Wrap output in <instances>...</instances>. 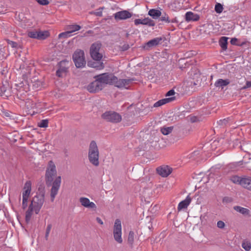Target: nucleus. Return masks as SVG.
I'll return each instance as SVG.
<instances>
[{"label":"nucleus","mask_w":251,"mask_h":251,"mask_svg":"<svg viewBox=\"0 0 251 251\" xmlns=\"http://www.w3.org/2000/svg\"><path fill=\"white\" fill-rule=\"evenodd\" d=\"M102 118L107 122L112 123H118L121 121L122 116L119 113L112 111L104 112L102 115Z\"/></svg>","instance_id":"nucleus-6"},{"label":"nucleus","mask_w":251,"mask_h":251,"mask_svg":"<svg viewBox=\"0 0 251 251\" xmlns=\"http://www.w3.org/2000/svg\"><path fill=\"white\" fill-rule=\"evenodd\" d=\"M228 38L225 36L221 37L219 40V43L221 48L224 50H226L227 49V40Z\"/></svg>","instance_id":"nucleus-25"},{"label":"nucleus","mask_w":251,"mask_h":251,"mask_svg":"<svg viewBox=\"0 0 251 251\" xmlns=\"http://www.w3.org/2000/svg\"><path fill=\"white\" fill-rule=\"evenodd\" d=\"M81 26L77 25H70L66 27V29L69 31L70 33L76 31L80 29Z\"/></svg>","instance_id":"nucleus-27"},{"label":"nucleus","mask_w":251,"mask_h":251,"mask_svg":"<svg viewBox=\"0 0 251 251\" xmlns=\"http://www.w3.org/2000/svg\"><path fill=\"white\" fill-rule=\"evenodd\" d=\"M191 201V198L189 195H188L186 199L180 201L177 206L178 210L180 211L183 209L186 208L190 204Z\"/></svg>","instance_id":"nucleus-19"},{"label":"nucleus","mask_w":251,"mask_h":251,"mask_svg":"<svg viewBox=\"0 0 251 251\" xmlns=\"http://www.w3.org/2000/svg\"><path fill=\"white\" fill-rule=\"evenodd\" d=\"M200 16L197 14H195L192 12H187L185 14V20L189 21H197L199 20Z\"/></svg>","instance_id":"nucleus-21"},{"label":"nucleus","mask_w":251,"mask_h":251,"mask_svg":"<svg viewBox=\"0 0 251 251\" xmlns=\"http://www.w3.org/2000/svg\"><path fill=\"white\" fill-rule=\"evenodd\" d=\"M173 127H163L161 128V131L164 135H168L173 130Z\"/></svg>","instance_id":"nucleus-31"},{"label":"nucleus","mask_w":251,"mask_h":251,"mask_svg":"<svg viewBox=\"0 0 251 251\" xmlns=\"http://www.w3.org/2000/svg\"><path fill=\"white\" fill-rule=\"evenodd\" d=\"M217 226L219 228L223 229L225 226V223L222 221H219L217 222Z\"/></svg>","instance_id":"nucleus-43"},{"label":"nucleus","mask_w":251,"mask_h":251,"mask_svg":"<svg viewBox=\"0 0 251 251\" xmlns=\"http://www.w3.org/2000/svg\"><path fill=\"white\" fill-rule=\"evenodd\" d=\"M161 38H155L148 42L146 44V45L149 48H151L158 45L161 41Z\"/></svg>","instance_id":"nucleus-24"},{"label":"nucleus","mask_w":251,"mask_h":251,"mask_svg":"<svg viewBox=\"0 0 251 251\" xmlns=\"http://www.w3.org/2000/svg\"><path fill=\"white\" fill-rule=\"evenodd\" d=\"M217 143L216 141H214L213 142V144L214 145V144H216V143Z\"/></svg>","instance_id":"nucleus-54"},{"label":"nucleus","mask_w":251,"mask_h":251,"mask_svg":"<svg viewBox=\"0 0 251 251\" xmlns=\"http://www.w3.org/2000/svg\"><path fill=\"white\" fill-rule=\"evenodd\" d=\"M132 14L126 10H123L117 12L114 14L116 20H124L130 18Z\"/></svg>","instance_id":"nucleus-14"},{"label":"nucleus","mask_w":251,"mask_h":251,"mask_svg":"<svg viewBox=\"0 0 251 251\" xmlns=\"http://www.w3.org/2000/svg\"><path fill=\"white\" fill-rule=\"evenodd\" d=\"M61 181V176L57 177L53 182L52 187L50 190V200L53 202L54 200L55 196L58 193V190L60 187Z\"/></svg>","instance_id":"nucleus-10"},{"label":"nucleus","mask_w":251,"mask_h":251,"mask_svg":"<svg viewBox=\"0 0 251 251\" xmlns=\"http://www.w3.org/2000/svg\"><path fill=\"white\" fill-rule=\"evenodd\" d=\"M250 87H251V81H246V84L244 86H242L240 89L241 90H244Z\"/></svg>","instance_id":"nucleus-41"},{"label":"nucleus","mask_w":251,"mask_h":251,"mask_svg":"<svg viewBox=\"0 0 251 251\" xmlns=\"http://www.w3.org/2000/svg\"><path fill=\"white\" fill-rule=\"evenodd\" d=\"M160 20L161 21H163V22H165L167 23H170L171 22L173 23V21H171L170 19H169V17L168 16V15L167 14H166L165 13L161 15V17L160 18Z\"/></svg>","instance_id":"nucleus-34"},{"label":"nucleus","mask_w":251,"mask_h":251,"mask_svg":"<svg viewBox=\"0 0 251 251\" xmlns=\"http://www.w3.org/2000/svg\"><path fill=\"white\" fill-rule=\"evenodd\" d=\"M56 74H57V75L60 76V75H59L58 71L56 72Z\"/></svg>","instance_id":"nucleus-53"},{"label":"nucleus","mask_w":251,"mask_h":251,"mask_svg":"<svg viewBox=\"0 0 251 251\" xmlns=\"http://www.w3.org/2000/svg\"><path fill=\"white\" fill-rule=\"evenodd\" d=\"M6 42L9 46H10L12 48H17L18 46V44L14 41H11L10 40H6Z\"/></svg>","instance_id":"nucleus-37"},{"label":"nucleus","mask_w":251,"mask_h":251,"mask_svg":"<svg viewBox=\"0 0 251 251\" xmlns=\"http://www.w3.org/2000/svg\"><path fill=\"white\" fill-rule=\"evenodd\" d=\"M231 121V119L230 118H227L226 119H224L223 120H220L218 121V124L219 125L221 126H225L227 125L228 123H229Z\"/></svg>","instance_id":"nucleus-33"},{"label":"nucleus","mask_w":251,"mask_h":251,"mask_svg":"<svg viewBox=\"0 0 251 251\" xmlns=\"http://www.w3.org/2000/svg\"><path fill=\"white\" fill-rule=\"evenodd\" d=\"M45 192L44 189L41 190L40 192L35 196L32 201L30 204L31 208L33 207L34 212L37 214L39 213L41 207L45 201Z\"/></svg>","instance_id":"nucleus-2"},{"label":"nucleus","mask_w":251,"mask_h":251,"mask_svg":"<svg viewBox=\"0 0 251 251\" xmlns=\"http://www.w3.org/2000/svg\"><path fill=\"white\" fill-rule=\"evenodd\" d=\"M242 248L246 251H249L251 249V244L248 242H244L242 245Z\"/></svg>","instance_id":"nucleus-38"},{"label":"nucleus","mask_w":251,"mask_h":251,"mask_svg":"<svg viewBox=\"0 0 251 251\" xmlns=\"http://www.w3.org/2000/svg\"><path fill=\"white\" fill-rule=\"evenodd\" d=\"M48 126V121L43 120L39 123V126L40 127H47Z\"/></svg>","instance_id":"nucleus-39"},{"label":"nucleus","mask_w":251,"mask_h":251,"mask_svg":"<svg viewBox=\"0 0 251 251\" xmlns=\"http://www.w3.org/2000/svg\"><path fill=\"white\" fill-rule=\"evenodd\" d=\"M103 88L100 82L96 79L89 84L87 86V90L90 93H96L101 90Z\"/></svg>","instance_id":"nucleus-13"},{"label":"nucleus","mask_w":251,"mask_h":251,"mask_svg":"<svg viewBox=\"0 0 251 251\" xmlns=\"http://www.w3.org/2000/svg\"><path fill=\"white\" fill-rule=\"evenodd\" d=\"M134 24L137 25L139 24L147 25L149 26H153L155 23L153 20L149 18H145L143 19H137L134 20Z\"/></svg>","instance_id":"nucleus-16"},{"label":"nucleus","mask_w":251,"mask_h":251,"mask_svg":"<svg viewBox=\"0 0 251 251\" xmlns=\"http://www.w3.org/2000/svg\"><path fill=\"white\" fill-rule=\"evenodd\" d=\"M230 83V81L228 79H218L215 82L214 85L216 87L224 89L225 87L226 86Z\"/></svg>","instance_id":"nucleus-20"},{"label":"nucleus","mask_w":251,"mask_h":251,"mask_svg":"<svg viewBox=\"0 0 251 251\" xmlns=\"http://www.w3.org/2000/svg\"><path fill=\"white\" fill-rule=\"evenodd\" d=\"M56 174V167L52 161H50L48 167L46 170V180L47 182L51 183L53 176Z\"/></svg>","instance_id":"nucleus-8"},{"label":"nucleus","mask_w":251,"mask_h":251,"mask_svg":"<svg viewBox=\"0 0 251 251\" xmlns=\"http://www.w3.org/2000/svg\"><path fill=\"white\" fill-rule=\"evenodd\" d=\"M88 159L90 162L95 166L99 165V151L97 143L92 141L88 150Z\"/></svg>","instance_id":"nucleus-1"},{"label":"nucleus","mask_w":251,"mask_h":251,"mask_svg":"<svg viewBox=\"0 0 251 251\" xmlns=\"http://www.w3.org/2000/svg\"><path fill=\"white\" fill-rule=\"evenodd\" d=\"M157 173L162 177L168 176L172 172V168L167 165H163L156 169Z\"/></svg>","instance_id":"nucleus-15"},{"label":"nucleus","mask_w":251,"mask_h":251,"mask_svg":"<svg viewBox=\"0 0 251 251\" xmlns=\"http://www.w3.org/2000/svg\"><path fill=\"white\" fill-rule=\"evenodd\" d=\"M103 9V7H101L99 8L98 10V11H96L95 12V14L96 15L98 16H102V10Z\"/></svg>","instance_id":"nucleus-45"},{"label":"nucleus","mask_w":251,"mask_h":251,"mask_svg":"<svg viewBox=\"0 0 251 251\" xmlns=\"http://www.w3.org/2000/svg\"><path fill=\"white\" fill-rule=\"evenodd\" d=\"M215 10L217 13H221L223 10V5L219 3H217L215 6Z\"/></svg>","instance_id":"nucleus-35"},{"label":"nucleus","mask_w":251,"mask_h":251,"mask_svg":"<svg viewBox=\"0 0 251 251\" xmlns=\"http://www.w3.org/2000/svg\"><path fill=\"white\" fill-rule=\"evenodd\" d=\"M71 36V33L69 32V31L68 30L67 31L62 32L60 33L58 35L59 38H68L69 37Z\"/></svg>","instance_id":"nucleus-36"},{"label":"nucleus","mask_w":251,"mask_h":251,"mask_svg":"<svg viewBox=\"0 0 251 251\" xmlns=\"http://www.w3.org/2000/svg\"><path fill=\"white\" fill-rule=\"evenodd\" d=\"M232 201V199L230 197H226L223 199V202L224 203H229L231 202Z\"/></svg>","instance_id":"nucleus-44"},{"label":"nucleus","mask_w":251,"mask_h":251,"mask_svg":"<svg viewBox=\"0 0 251 251\" xmlns=\"http://www.w3.org/2000/svg\"><path fill=\"white\" fill-rule=\"evenodd\" d=\"M241 185L243 187L251 191V178L242 177V180L241 182Z\"/></svg>","instance_id":"nucleus-22"},{"label":"nucleus","mask_w":251,"mask_h":251,"mask_svg":"<svg viewBox=\"0 0 251 251\" xmlns=\"http://www.w3.org/2000/svg\"><path fill=\"white\" fill-rule=\"evenodd\" d=\"M31 191V182L27 181L25 182L24 187V191L23 192V199H27L30 194Z\"/></svg>","instance_id":"nucleus-17"},{"label":"nucleus","mask_w":251,"mask_h":251,"mask_svg":"<svg viewBox=\"0 0 251 251\" xmlns=\"http://www.w3.org/2000/svg\"><path fill=\"white\" fill-rule=\"evenodd\" d=\"M234 209L236 211H237L241 214H248L249 212V210L248 209L239 206H234Z\"/></svg>","instance_id":"nucleus-29"},{"label":"nucleus","mask_w":251,"mask_h":251,"mask_svg":"<svg viewBox=\"0 0 251 251\" xmlns=\"http://www.w3.org/2000/svg\"><path fill=\"white\" fill-rule=\"evenodd\" d=\"M27 34L28 36L30 38L37 39L39 40L45 39L49 36V33L47 31H31L28 32Z\"/></svg>","instance_id":"nucleus-11"},{"label":"nucleus","mask_w":251,"mask_h":251,"mask_svg":"<svg viewBox=\"0 0 251 251\" xmlns=\"http://www.w3.org/2000/svg\"><path fill=\"white\" fill-rule=\"evenodd\" d=\"M73 61L77 68H82L86 64L84 52L81 50H76L73 55Z\"/></svg>","instance_id":"nucleus-4"},{"label":"nucleus","mask_w":251,"mask_h":251,"mask_svg":"<svg viewBox=\"0 0 251 251\" xmlns=\"http://www.w3.org/2000/svg\"><path fill=\"white\" fill-rule=\"evenodd\" d=\"M88 65L91 67L96 68L97 70L102 69L104 67L103 63L100 62V61H98L97 62H94L92 63L89 62Z\"/></svg>","instance_id":"nucleus-26"},{"label":"nucleus","mask_w":251,"mask_h":251,"mask_svg":"<svg viewBox=\"0 0 251 251\" xmlns=\"http://www.w3.org/2000/svg\"><path fill=\"white\" fill-rule=\"evenodd\" d=\"M79 201L82 206L94 211L96 210L97 206L96 204L93 202L90 201L88 198L82 197L79 198Z\"/></svg>","instance_id":"nucleus-12"},{"label":"nucleus","mask_w":251,"mask_h":251,"mask_svg":"<svg viewBox=\"0 0 251 251\" xmlns=\"http://www.w3.org/2000/svg\"><path fill=\"white\" fill-rule=\"evenodd\" d=\"M101 45L99 43L93 44L90 49L91 57L96 61H100L102 58V53L100 51Z\"/></svg>","instance_id":"nucleus-5"},{"label":"nucleus","mask_w":251,"mask_h":251,"mask_svg":"<svg viewBox=\"0 0 251 251\" xmlns=\"http://www.w3.org/2000/svg\"><path fill=\"white\" fill-rule=\"evenodd\" d=\"M241 80H242L241 81L239 82L238 81V83L240 84V85H242L243 83V81H246V78L244 77V78H241Z\"/></svg>","instance_id":"nucleus-51"},{"label":"nucleus","mask_w":251,"mask_h":251,"mask_svg":"<svg viewBox=\"0 0 251 251\" xmlns=\"http://www.w3.org/2000/svg\"><path fill=\"white\" fill-rule=\"evenodd\" d=\"M33 211H34L33 208H31V206L29 205L28 210L25 213V221L26 222H29L30 220Z\"/></svg>","instance_id":"nucleus-28"},{"label":"nucleus","mask_w":251,"mask_h":251,"mask_svg":"<svg viewBox=\"0 0 251 251\" xmlns=\"http://www.w3.org/2000/svg\"><path fill=\"white\" fill-rule=\"evenodd\" d=\"M230 180L235 184H239L241 185V182L242 178L237 176H234L230 177Z\"/></svg>","instance_id":"nucleus-32"},{"label":"nucleus","mask_w":251,"mask_h":251,"mask_svg":"<svg viewBox=\"0 0 251 251\" xmlns=\"http://www.w3.org/2000/svg\"><path fill=\"white\" fill-rule=\"evenodd\" d=\"M196 118L195 117L191 118V121L192 122H196Z\"/></svg>","instance_id":"nucleus-52"},{"label":"nucleus","mask_w":251,"mask_h":251,"mask_svg":"<svg viewBox=\"0 0 251 251\" xmlns=\"http://www.w3.org/2000/svg\"><path fill=\"white\" fill-rule=\"evenodd\" d=\"M27 201H28L27 199H25H25H23L22 205H23V207L24 209H25L27 207Z\"/></svg>","instance_id":"nucleus-47"},{"label":"nucleus","mask_w":251,"mask_h":251,"mask_svg":"<svg viewBox=\"0 0 251 251\" xmlns=\"http://www.w3.org/2000/svg\"><path fill=\"white\" fill-rule=\"evenodd\" d=\"M176 98L175 97L163 99L155 102L153 104V107H157L161 106L165 104L173 101Z\"/></svg>","instance_id":"nucleus-18"},{"label":"nucleus","mask_w":251,"mask_h":251,"mask_svg":"<svg viewBox=\"0 0 251 251\" xmlns=\"http://www.w3.org/2000/svg\"><path fill=\"white\" fill-rule=\"evenodd\" d=\"M161 11L156 9H150L148 12V15L154 19H157L161 16Z\"/></svg>","instance_id":"nucleus-23"},{"label":"nucleus","mask_w":251,"mask_h":251,"mask_svg":"<svg viewBox=\"0 0 251 251\" xmlns=\"http://www.w3.org/2000/svg\"><path fill=\"white\" fill-rule=\"evenodd\" d=\"M36 1L42 5H47L49 3V1L48 0H36Z\"/></svg>","instance_id":"nucleus-42"},{"label":"nucleus","mask_w":251,"mask_h":251,"mask_svg":"<svg viewBox=\"0 0 251 251\" xmlns=\"http://www.w3.org/2000/svg\"><path fill=\"white\" fill-rule=\"evenodd\" d=\"M113 238L118 244H122L123 242L122 239V223L120 219L115 220L113 230Z\"/></svg>","instance_id":"nucleus-3"},{"label":"nucleus","mask_w":251,"mask_h":251,"mask_svg":"<svg viewBox=\"0 0 251 251\" xmlns=\"http://www.w3.org/2000/svg\"><path fill=\"white\" fill-rule=\"evenodd\" d=\"M134 240V233L133 231H130L127 238V242L128 243L132 246L133 244Z\"/></svg>","instance_id":"nucleus-30"},{"label":"nucleus","mask_w":251,"mask_h":251,"mask_svg":"<svg viewBox=\"0 0 251 251\" xmlns=\"http://www.w3.org/2000/svg\"><path fill=\"white\" fill-rule=\"evenodd\" d=\"M237 41V39L235 38H233L231 39L230 40V43L232 44V45H235L236 44V43Z\"/></svg>","instance_id":"nucleus-48"},{"label":"nucleus","mask_w":251,"mask_h":251,"mask_svg":"<svg viewBox=\"0 0 251 251\" xmlns=\"http://www.w3.org/2000/svg\"><path fill=\"white\" fill-rule=\"evenodd\" d=\"M175 94V92L174 90L171 89L170 91H169L165 95L166 97H170L171 96H173Z\"/></svg>","instance_id":"nucleus-46"},{"label":"nucleus","mask_w":251,"mask_h":251,"mask_svg":"<svg viewBox=\"0 0 251 251\" xmlns=\"http://www.w3.org/2000/svg\"><path fill=\"white\" fill-rule=\"evenodd\" d=\"M241 80H242L241 81L239 82L238 81V83L240 84V85H242L243 83V81H246V78L244 77V78H241Z\"/></svg>","instance_id":"nucleus-50"},{"label":"nucleus","mask_w":251,"mask_h":251,"mask_svg":"<svg viewBox=\"0 0 251 251\" xmlns=\"http://www.w3.org/2000/svg\"><path fill=\"white\" fill-rule=\"evenodd\" d=\"M96 78L100 81L102 86L104 84H111L112 85L113 81L117 79V77L113 74H109L108 73H104L99 75L95 77Z\"/></svg>","instance_id":"nucleus-7"},{"label":"nucleus","mask_w":251,"mask_h":251,"mask_svg":"<svg viewBox=\"0 0 251 251\" xmlns=\"http://www.w3.org/2000/svg\"><path fill=\"white\" fill-rule=\"evenodd\" d=\"M96 220H97V222L98 223H99L101 225L103 224V223L102 220L100 218L97 217Z\"/></svg>","instance_id":"nucleus-49"},{"label":"nucleus","mask_w":251,"mask_h":251,"mask_svg":"<svg viewBox=\"0 0 251 251\" xmlns=\"http://www.w3.org/2000/svg\"><path fill=\"white\" fill-rule=\"evenodd\" d=\"M134 80L133 78L129 79H118L117 77L116 80L113 81L112 85H114L115 87L119 88H125L128 89L129 87V85Z\"/></svg>","instance_id":"nucleus-9"},{"label":"nucleus","mask_w":251,"mask_h":251,"mask_svg":"<svg viewBox=\"0 0 251 251\" xmlns=\"http://www.w3.org/2000/svg\"><path fill=\"white\" fill-rule=\"evenodd\" d=\"M52 226L51 224H48L46 228V234H45V238L46 240H48L50 232Z\"/></svg>","instance_id":"nucleus-40"}]
</instances>
